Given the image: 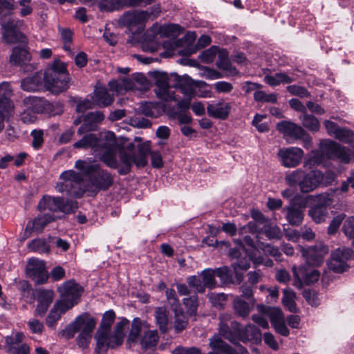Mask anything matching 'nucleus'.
Returning a JSON list of instances; mask_svg holds the SVG:
<instances>
[{
	"instance_id": "18",
	"label": "nucleus",
	"mask_w": 354,
	"mask_h": 354,
	"mask_svg": "<svg viewBox=\"0 0 354 354\" xmlns=\"http://www.w3.org/2000/svg\"><path fill=\"white\" fill-rule=\"evenodd\" d=\"M58 292L60 293L62 298H65L68 301L75 302L77 304L83 292V288L74 280H69L58 288Z\"/></svg>"
},
{
	"instance_id": "48",
	"label": "nucleus",
	"mask_w": 354,
	"mask_h": 354,
	"mask_svg": "<svg viewBox=\"0 0 354 354\" xmlns=\"http://www.w3.org/2000/svg\"><path fill=\"white\" fill-rule=\"evenodd\" d=\"M62 204L59 205V212L64 214H72L78 208V203L73 200H64L62 197Z\"/></svg>"
},
{
	"instance_id": "2",
	"label": "nucleus",
	"mask_w": 354,
	"mask_h": 354,
	"mask_svg": "<svg viewBox=\"0 0 354 354\" xmlns=\"http://www.w3.org/2000/svg\"><path fill=\"white\" fill-rule=\"evenodd\" d=\"M218 333L234 345L240 344L239 342L259 344L262 340L261 332L258 327L252 324L243 326L239 322L230 321V315L227 314L219 316Z\"/></svg>"
},
{
	"instance_id": "14",
	"label": "nucleus",
	"mask_w": 354,
	"mask_h": 354,
	"mask_svg": "<svg viewBox=\"0 0 354 354\" xmlns=\"http://www.w3.org/2000/svg\"><path fill=\"white\" fill-rule=\"evenodd\" d=\"M209 346L214 351H218L223 354H250L246 348L241 344H237L233 348L218 335H214L209 339Z\"/></svg>"
},
{
	"instance_id": "20",
	"label": "nucleus",
	"mask_w": 354,
	"mask_h": 354,
	"mask_svg": "<svg viewBox=\"0 0 354 354\" xmlns=\"http://www.w3.org/2000/svg\"><path fill=\"white\" fill-rule=\"evenodd\" d=\"M277 130L284 136H288L295 140L301 139L305 135V130L297 124L290 121H281L277 124Z\"/></svg>"
},
{
	"instance_id": "3",
	"label": "nucleus",
	"mask_w": 354,
	"mask_h": 354,
	"mask_svg": "<svg viewBox=\"0 0 354 354\" xmlns=\"http://www.w3.org/2000/svg\"><path fill=\"white\" fill-rule=\"evenodd\" d=\"M320 151L321 153L319 151L313 152L306 165L309 164L310 167H314L320 164L323 156L344 164L348 163L353 157V153L348 149L329 140L321 142Z\"/></svg>"
},
{
	"instance_id": "12",
	"label": "nucleus",
	"mask_w": 354,
	"mask_h": 354,
	"mask_svg": "<svg viewBox=\"0 0 354 354\" xmlns=\"http://www.w3.org/2000/svg\"><path fill=\"white\" fill-rule=\"evenodd\" d=\"M300 251L302 257L308 265L311 266H319L324 262V255L328 250L323 245H315L304 248L301 247Z\"/></svg>"
},
{
	"instance_id": "46",
	"label": "nucleus",
	"mask_w": 354,
	"mask_h": 354,
	"mask_svg": "<svg viewBox=\"0 0 354 354\" xmlns=\"http://www.w3.org/2000/svg\"><path fill=\"white\" fill-rule=\"evenodd\" d=\"M30 250L39 253H48L50 252L49 245L44 239H37L32 241L28 244Z\"/></svg>"
},
{
	"instance_id": "30",
	"label": "nucleus",
	"mask_w": 354,
	"mask_h": 354,
	"mask_svg": "<svg viewBox=\"0 0 354 354\" xmlns=\"http://www.w3.org/2000/svg\"><path fill=\"white\" fill-rule=\"evenodd\" d=\"M270 322L277 333L284 337H287L289 335L290 332L286 326L283 315L281 310L272 311Z\"/></svg>"
},
{
	"instance_id": "1",
	"label": "nucleus",
	"mask_w": 354,
	"mask_h": 354,
	"mask_svg": "<svg viewBox=\"0 0 354 354\" xmlns=\"http://www.w3.org/2000/svg\"><path fill=\"white\" fill-rule=\"evenodd\" d=\"M73 146L75 149H91L95 157L107 167L113 169L119 167L117 160L118 151L122 165L118 172L121 175L128 174L133 165L137 167H144L147 164V156L150 151L149 142L140 143L136 146L124 138H117L115 133L111 131L102 133L100 136L86 132V134Z\"/></svg>"
},
{
	"instance_id": "28",
	"label": "nucleus",
	"mask_w": 354,
	"mask_h": 354,
	"mask_svg": "<svg viewBox=\"0 0 354 354\" xmlns=\"http://www.w3.org/2000/svg\"><path fill=\"white\" fill-rule=\"evenodd\" d=\"M55 217L52 214H40L36 217L31 223L29 222L26 227V232L32 230L37 232H41L44 228L50 223L54 221Z\"/></svg>"
},
{
	"instance_id": "29",
	"label": "nucleus",
	"mask_w": 354,
	"mask_h": 354,
	"mask_svg": "<svg viewBox=\"0 0 354 354\" xmlns=\"http://www.w3.org/2000/svg\"><path fill=\"white\" fill-rule=\"evenodd\" d=\"M174 88H179L185 97L192 98L194 95L192 80L188 76H174Z\"/></svg>"
},
{
	"instance_id": "5",
	"label": "nucleus",
	"mask_w": 354,
	"mask_h": 354,
	"mask_svg": "<svg viewBox=\"0 0 354 354\" xmlns=\"http://www.w3.org/2000/svg\"><path fill=\"white\" fill-rule=\"evenodd\" d=\"M59 178L63 180L56 185V189L59 193L75 197H80L84 193V180L80 173L73 170L65 171L61 174Z\"/></svg>"
},
{
	"instance_id": "27",
	"label": "nucleus",
	"mask_w": 354,
	"mask_h": 354,
	"mask_svg": "<svg viewBox=\"0 0 354 354\" xmlns=\"http://www.w3.org/2000/svg\"><path fill=\"white\" fill-rule=\"evenodd\" d=\"M92 100L99 107H106L113 103L114 97L106 87L99 86L95 88Z\"/></svg>"
},
{
	"instance_id": "59",
	"label": "nucleus",
	"mask_w": 354,
	"mask_h": 354,
	"mask_svg": "<svg viewBox=\"0 0 354 354\" xmlns=\"http://www.w3.org/2000/svg\"><path fill=\"white\" fill-rule=\"evenodd\" d=\"M15 8L14 0H0V15L11 14Z\"/></svg>"
},
{
	"instance_id": "57",
	"label": "nucleus",
	"mask_w": 354,
	"mask_h": 354,
	"mask_svg": "<svg viewBox=\"0 0 354 354\" xmlns=\"http://www.w3.org/2000/svg\"><path fill=\"white\" fill-rule=\"evenodd\" d=\"M24 338L22 333H17L14 336L7 337L6 339V348L8 347L20 346Z\"/></svg>"
},
{
	"instance_id": "9",
	"label": "nucleus",
	"mask_w": 354,
	"mask_h": 354,
	"mask_svg": "<svg viewBox=\"0 0 354 354\" xmlns=\"http://www.w3.org/2000/svg\"><path fill=\"white\" fill-rule=\"evenodd\" d=\"M353 252L347 248H339L334 250L328 263V268L335 272L341 273L348 268L347 261L351 258Z\"/></svg>"
},
{
	"instance_id": "55",
	"label": "nucleus",
	"mask_w": 354,
	"mask_h": 354,
	"mask_svg": "<svg viewBox=\"0 0 354 354\" xmlns=\"http://www.w3.org/2000/svg\"><path fill=\"white\" fill-rule=\"evenodd\" d=\"M32 137V146L35 149H39L44 143V132L42 130H33L30 133Z\"/></svg>"
},
{
	"instance_id": "39",
	"label": "nucleus",
	"mask_w": 354,
	"mask_h": 354,
	"mask_svg": "<svg viewBox=\"0 0 354 354\" xmlns=\"http://www.w3.org/2000/svg\"><path fill=\"white\" fill-rule=\"evenodd\" d=\"M302 125L311 131H318L320 124L318 119L313 115L308 114L306 112L301 114L299 117Z\"/></svg>"
},
{
	"instance_id": "7",
	"label": "nucleus",
	"mask_w": 354,
	"mask_h": 354,
	"mask_svg": "<svg viewBox=\"0 0 354 354\" xmlns=\"http://www.w3.org/2000/svg\"><path fill=\"white\" fill-rule=\"evenodd\" d=\"M115 318V312L109 310L102 316L100 326L95 335L96 339L95 352L97 354H106V346L111 328Z\"/></svg>"
},
{
	"instance_id": "17",
	"label": "nucleus",
	"mask_w": 354,
	"mask_h": 354,
	"mask_svg": "<svg viewBox=\"0 0 354 354\" xmlns=\"http://www.w3.org/2000/svg\"><path fill=\"white\" fill-rule=\"evenodd\" d=\"M1 25L2 37L5 42L15 44L26 41V36L17 29L12 20H9L6 23L1 21Z\"/></svg>"
},
{
	"instance_id": "31",
	"label": "nucleus",
	"mask_w": 354,
	"mask_h": 354,
	"mask_svg": "<svg viewBox=\"0 0 354 354\" xmlns=\"http://www.w3.org/2000/svg\"><path fill=\"white\" fill-rule=\"evenodd\" d=\"M61 203L62 197L46 195L39 201L37 207L39 211L49 210L52 212H58Z\"/></svg>"
},
{
	"instance_id": "64",
	"label": "nucleus",
	"mask_w": 354,
	"mask_h": 354,
	"mask_svg": "<svg viewBox=\"0 0 354 354\" xmlns=\"http://www.w3.org/2000/svg\"><path fill=\"white\" fill-rule=\"evenodd\" d=\"M6 351L9 354H29L30 347L27 344H22L20 346L8 347Z\"/></svg>"
},
{
	"instance_id": "62",
	"label": "nucleus",
	"mask_w": 354,
	"mask_h": 354,
	"mask_svg": "<svg viewBox=\"0 0 354 354\" xmlns=\"http://www.w3.org/2000/svg\"><path fill=\"white\" fill-rule=\"evenodd\" d=\"M173 354H203L199 348L178 346L172 352Z\"/></svg>"
},
{
	"instance_id": "49",
	"label": "nucleus",
	"mask_w": 354,
	"mask_h": 354,
	"mask_svg": "<svg viewBox=\"0 0 354 354\" xmlns=\"http://www.w3.org/2000/svg\"><path fill=\"white\" fill-rule=\"evenodd\" d=\"M190 287L194 288L197 292L203 293L205 291V286L199 274L198 276H190L187 279Z\"/></svg>"
},
{
	"instance_id": "51",
	"label": "nucleus",
	"mask_w": 354,
	"mask_h": 354,
	"mask_svg": "<svg viewBox=\"0 0 354 354\" xmlns=\"http://www.w3.org/2000/svg\"><path fill=\"white\" fill-rule=\"evenodd\" d=\"M345 218V214H339L334 217L328 227V234L330 235L335 234Z\"/></svg>"
},
{
	"instance_id": "42",
	"label": "nucleus",
	"mask_w": 354,
	"mask_h": 354,
	"mask_svg": "<svg viewBox=\"0 0 354 354\" xmlns=\"http://www.w3.org/2000/svg\"><path fill=\"white\" fill-rule=\"evenodd\" d=\"M305 171L301 169H297L287 174L285 180L290 186L300 185L301 180L305 177Z\"/></svg>"
},
{
	"instance_id": "37",
	"label": "nucleus",
	"mask_w": 354,
	"mask_h": 354,
	"mask_svg": "<svg viewBox=\"0 0 354 354\" xmlns=\"http://www.w3.org/2000/svg\"><path fill=\"white\" fill-rule=\"evenodd\" d=\"M308 215L317 223L324 222L328 216L327 207L322 205H315L308 211Z\"/></svg>"
},
{
	"instance_id": "50",
	"label": "nucleus",
	"mask_w": 354,
	"mask_h": 354,
	"mask_svg": "<svg viewBox=\"0 0 354 354\" xmlns=\"http://www.w3.org/2000/svg\"><path fill=\"white\" fill-rule=\"evenodd\" d=\"M254 99L260 102H277V98L275 94H266L263 91H256L254 93Z\"/></svg>"
},
{
	"instance_id": "19",
	"label": "nucleus",
	"mask_w": 354,
	"mask_h": 354,
	"mask_svg": "<svg viewBox=\"0 0 354 354\" xmlns=\"http://www.w3.org/2000/svg\"><path fill=\"white\" fill-rule=\"evenodd\" d=\"M322 175L319 170H312L305 173V177L301 180L299 188L301 192L308 193L313 191L322 183Z\"/></svg>"
},
{
	"instance_id": "21",
	"label": "nucleus",
	"mask_w": 354,
	"mask_h": 354,
	"mask_svg": "<svg viewBox=\"0 0 354 354\" xmlns=\"http://www.w3.org/2000/svg\"><path fill=\"white\" fill-rule=\"evenodd\" d=\"M104 119V115L100 111L87 113L84 116V124L79 127L77 134L81 136L86 132L95 130L96 124L102 122Z\"/></svg>"
},
{
	"instance_id": "24",
	"label": "nucleus",
	"mask_w": 354,
	"mask_h": 354,
	"mask_svg": "<svg viewBox=\"0 0 354 354\" xmlns=\"http://www.w3.org/2000/svg\"><path fill=\"white\" fill-rule=\"evenodd\" d=\"M54 292L51 290H39L37 295V306L35 311V315L44 316L47 312L48 307L53 301Z\"/></svg>"
},
{
	"instance_id": "43",
	"label": "nucleus",
	"mask_w": 354,
	"mask_h": 354,
	"mask_svg": "<svg viewBox=\"0 0 354 354\" xmlns=\"http://www.w3.org/2000/svg\"><path fill=\"white\" fill-rule=\"evenodd\" d=\"M158 341L157 330H148L145 333L141 339L142 346L145 348H151L156 345Z\"/></svg>"
},
{
	"instance_id": "6",
	"label": "nucleus",
	"mask_w": 354,
	"mask_h": 354,
	"mask_svg": "<svg viewBox=\"0 0 354 354\" xmlns=\"http://www.w3.org/2000/svg\"><path fill=\"white\" fill-rule=\"evenodd\" d=\"M174 76L176 74H170L162 71H155L152 73V77L155 80V92L157 97L164 101L169 102L176 100L174 92L172 88H174Z\"/></svg>"
},
{
	"instance_id": "56",
	"label": "nucleus",
	"mask_w": 354,
	"mask_h": 354,
	"mask_svg": "<svg viewBox=\"0 0 354 354\" xmlns=\"http://www.w3.org/2000/svg\"><path fill=\"white\" fill-rule=\"evenodd\" d=\"M187 325V320L183 313H176L174 329L177 333L183 331Z\"/></svg>"
},
{
	"instance_id": "33",
	"label": "nucleus",
	"mask_w": 354,
	"mask_h": 354,
	"mask_svg": "<svg viewBox=\"0 0 354 354\" xmlns=\"http://www.w3.org/2000/svg\"><path fill=\"white\" fill-rule=\"evenodd\" d=\"M253 306L254 302L250 304L239 296H236L233 300V309L234 313L243 319L248 317L250 311L253 308Z\"/></svg>"
},
{
	"instance_id": "47",
	"label": "nucleus",
	"mask_w": 354,
	"mask_h": 354,
	"mask_svg": "<svg viewBox=\"0 0 354 354\" xmlns=\"http://www.w3.org/2000/svg\"><path fill=\"white\" fill-rule=\"evenodd\" d=\"M295 294L290 290H283V304L290 311H296V304L295 302Z\"/></svg>"
},
{
	"instance_id": "53",
	"label": "nucleus",
	"mask_w": 354,
	"mask_h": 354,
	"mask_svg": "<svg viewBox=\"0 0 354 354\" xmlns=\"http://www.w3.org/2000/svg\"><path fill=\"white\" fill-rule=\"evenodd\" d=\"M218 48L216 46H212L211 48L204 50L200 55L202 61L206 63L212 62L218 53Z\"/></svg>"
},
{
	"instance_id": "58",
	"label": "nucleus",
	"mask_w": 354,
	"mask_h": 354,
	"mask_svg": "<svg viewBox=\"0 0 354 354\" xmlns=\"http://www.w3.org/2000/svg\"><path fill=\"white\" fill-rule=\"evenodd\" d=\"M287 90L291 94L300 97H308L310 96L309 92L302 86L291 85L287 87Z\"/></svg>"
},
{
	"instance_id": "22",
	"label": "nucleus",
	"mask_w": 354,
	"mask_h": 354,
	"mask_svg": "<svg viewBox=\"0 0 354 354\" xmlns=\"http://www.w3.org/2000/svg\"><path fill=\"white\" fill-rule=\"evenodd\" d=\"M306 201H303L299 207L295 204L283 208V211L286 212V218L288 223L291 225L298 226L301 224L304 220L303 208L306 207Z\"/></svg>"
},
{
	"instance_id": "52",
	"label": "nucleus",
	"mask_w": 354,
	"mask_h": 354,
	"mask_svg": "<svg viewBox=\"0 0 354 354\" xmlns=\"http://www.w3.org/2000/svg\"><path fill=\"white\" fill-rule=\"evenodd\" d=\"M342 232L349 239H354V215L348 216L344 222Z\"/></svg>"
},
{
	"instance_id": "10",
	"label": "nucleus",
	"mask_w": 354,
	"mask_h": 354,
	"mask_svg": "<svg viewBox=\"0 0 354 354\" xmlns=\"http://www.w3.org/2000/svg\"><path fill=\"white\" fill-rule=\"evenodd\" d=\"M27 276L37 284H44L47 282L48 274L46 270L45 263L37 259H30L26 265Z\"/></svg>"
},
{
	"instance_id": "44",
	"label": "nucleus",
	"mask_w": 354,
	"mask_h": 354,
	"mask_svg": "<svg viewBox=\"0 0 354 354\" xmlns=\"http://www.w3.org/2000/svg\"><path fill=\"white\" fill-rule=\"evenodd\" d=\"M205 288L212 289L216 286V281L215 276L216 275L215 270L206 269L202 271L200 274Z\"/></svg>"
},
{
	"instance_id": "32",
	"label": "nucleus",
	"mask_w": 354,
	"mask_h": 354,
	"mask_svg": "<svg viewBox=\"0 0 354 354\" xmlns=\"http://www.w3.org/2000/svg\"><path fill=\"white\" fill-rule=\"evenodd\" d=\"M31 61V55L26 48L15 47L10 57V62L14 66H21Z\"/></svg>"
},
{
	"instance_id": "40",
	"label": "nucleus",
	"mask_w": 354,
	"mask_h": 354,
	"mask_svg": "<svg viewBox=\"0 0 354 354\" xmlns=\"http://www.w3.org/2000/svg\"><path fill=\"white\" fill-rule=\"evenodd\" d=\"M126 0H101L98 6L101 11H113L119 10L126 5Z\"/></svg>"
},
{
	"instance_id": "23",
	"label": "nucleus",
	"mask_w": 354,
	"mask_h": 354,
	"mask_svg": "<svg viewBox=\"0 0 354 354\" xmlns=\"http://www.w3.org/2000/svg\"><path fill=\"white\" fill-rule=\"evenodd\" d=\"M12 90L8 82H2L0 84V109L7 113H12L14 104L10 100Z\"/></svg>"
},
{
	"instance_id": "35",
	"label": "nucleus",
	"mask_w": 354,
	"mask_h": 354,
	"mask_svg": "<svg viewBox=\"0 0 354 354\" xmlns=\"http://www.w3.org/2000/svg\"><path fill=\"white\" fill-rule=\"evenodd\" d=\"M23 103L27 109L35 113H41L45 109L47 101L44 97L28 96L24 99Z\"/></svg>"
},
{
	"instance_id": "63",
	"label": "nucleus",
	"mask_w": 354,
	"mask_h": 354,
	"mask_svg": "<svg viewBox=\"0 0 354 354\" xmlns=\"http://www.w3.org/2000/svg\"><path fill=\"white\" fill-rule=\"evenodd\" d=\"M92 338V334L80 333L77 337V345L82 348H86L88 346Z\"/></svg>"
},
{
	"instance_id": "8",
	"label": "nucleus",
	"mask_w": 354,
	"mask_h": 354,
	"mask_svg": "<svg viewBox=\"0 0 354 354\" xmlns=\"http://www.w3.org/2000/svg\"><path fill=\"white\" fill-rule=\"evenodd\" d=\"M90 169L92 172L88 177L91 185L97 191L107 190L113 185V177L108 171L102 169L98 165H94Z\"/></svg>"
},
{
	"instance_id": "4",
	"label": "nucleus",
	"mask_w": 354,
	"mask_h": 354,
	"mask_svg": "<svg viewBox=\"0 0 354 354\" xmlns=\"http://www.w3.org/2000/svg\"><path fill=\"white\" fill-rule=\"evenodd\" d=\"M69 80L66 65L59 60L54 61L44 75V86L55 94L66 91L69 87Z\"/></svg>"
},
{
	"instance_id": "34",
	"label": "nucleus",
	"mask_w": 354,
	"mask_h": 354,
	"mask_svg": "<svg viewBox=\"0 0 354 354\" xmlns=\"http://www.w3.org/2000/svg\"><path fill=\"white\" fill-rule=\"evenodd\" d=\"M207 111L209 115L224 120L229 114L230 106L223 102L211 104L207 106Z\"/></svg>"
},
{
	"instance_id": "15",
	"label": "nucleus",
	"mask_w": 354,
	"mask_h": 354,
	"mask_svg": "<svg viewBox=\"0 0 354 354\" xmlns=\"http://www.w3.org/2000/svg\"><path fill=\"white\" fill-rule=\"evenodd\" d=\"M292 272L295 277L294 285L299 288L303 286V283L306 284L317 282L319 278V272L315 269L308 270L305 266L297 268L292 267Z\"/></svg>"
},
{
	"instance_id": "16",
	"label": "nucleus",
	"mask_w": 354,
	"mask_h": 354,
	"mask_svg": "<svg viewBox=\"0 0 354 354\" xmlns=\"http://www.w3.org/2000/svg\"><path fill=\"white\" fill-rule=\"evenodd\" d=\"M129 321L126 318H122L116 324L113 334L111 335L110 333L108 336V339L106 342V353L109 348H115L122 345L125 337V330L129 328Z\"/></svg>"
},
{
	"instance_id": "61",
	"label": "nucleus",
	"mask_w": 354,
	"mask_h": 354,
	"mask_svg": "<svg viewBox=\"0 0 354 354\" xmlns=\"http://www.w3.org/2000/svg\"><path fill=\"white\" fill-rule=\"evenodd\" d=\"M75 305V302L68 301L65 298H62V300L54 306V308H57L58 312L61 315L65 313L67 310L72 308Z\"/></svg>"
},
{
	"instance_id": "38",
	"label": "nucleus",
	"mask_w": 354,
	"mask_h": 354,
	"mask_svg": "<svg viewBox=\"0 0 354 354\" xmlns=\"http://www.w3.org/2000/svg\"><path fill=\"white\" fill-rule=\"evenodd\" d=\"M155 317L156 323L162 333L167 331L168 312L163 307H158L155 309Z\"/></svg>"
},
{
	"instance_id": "54",
	"label": "nucleus",
	"mask_w": 354,
	"mask_h": 354,
	"mask_svg": "<svg viewBox=\"0 0 354 354\" xmlns=\"http://www.w3.org/2000/svg\"><path fill=\"white\" fill-rule=\"evenodd\" d=\"M335 138L342 142L350 143L353 140V133L346 128H339Z\"/></svg>"
},
{
	"instance_id": "26",
	"label": "nucleus",
	"mask_w": 354,
	"mask_h": 354,
	"mask_svg": "<svg viewBox=\"0 0 354 354\" xmlns=\"http://www.w3.org/2000/svg\"><path fill=\"white\" fill-rule=\"evenodd\" d=\"M44 77L41 72H36L32 76L27 77L21 82V88L28 92H35L42 89Z\"/></svg>"
},
{
	"instance_id": "41",
	"label": "nucleus",
	"mask_w": 354,
	"mask_h": 354,
	"mask_svg": "<svg viewBox=\"0 0 354 354\" xmlns=\"http://www.w3.org/2000/svg\"><path fill=\"white\" fill-rule=\"evenodd\" d=\"M142 324L143 323L142 322L140 318L136 317L133 319L131 323V328L127 338L128 344L136 342L138 340L140 336Z\"/></svg>"
},
{
	"instance_id": "11",
	"label": "nucleus",
	"mask_w": 354,
	"mask_h": 354,
	"mask_svg": "<svg viewBox=\"0 0 354 354\" xmlns=\"http://www.w3.org/2000/svg\"><path fill=\"white\" fill-rule=\"evenodd\" d=\"M304 155V151L295 147L280 149L277 153L281 165L287 168L295 167L299 165Z\"/></svg>"
},
{
	"instance_id": "45",
	"label": "nucleus",
	"mask_w": 354,
	"mask_h": 354,
	"mask_svg": "<svg viewBox=\"0 0 354 354\" xmlns=\"http://www.w3.org/2000/svg\"><path fill=\"white\" fill-rule=\"evenodd\" d=\"M216 276L220 278L223 283H234V279L231 270L227 267L223 266L222 268H217L215 270Z\"/></svg>"
},
{
	"instance_id": "13",
	"label": "nucleus",
	"mask_w": 354,
	"mask_h": 354,
	"mask_svg": "<svg viewBox=\"0 0 354 354\" xmlns=\"http://www.w3.org/2000/svg\"><path fill=\"white\" fill-rule=\"evenodd\" d=\"M149 20V14L146 10H131L124 13L119 19L120 25L128 28L144 26Z\"/></svg>"
},
{
	"instance_id": "60",
	"label": "nucleus",
	"mask_w": 354,
	"mask_h": 354,
	"mask_svg": "<svg viewBox=\"0 0 354 354\" xmlns=\"http://www.w3.org/2000/svg\"><path fill=\"white\" fill-rule=\"evenodd\" d=\"M183 304L191 315L196 314L198 306L196 297H190L183 299Z\"/></svg>"
},
{
	"instance_id": "25",
	"label": "nucleus",
	"mask_w": 354,
	"mask_h": 354,
	"mask_svg": "<svg viewBox=\"0 0 354 354\" xmlns=\"http://www.w3.org/2000/svg\"><path fill=\"white\" fill-rule=\"evenodd\" d=\"M73 326L78 332L92 334L96 326V320L88 313H83L76 317Z\"/></svg>"
},
{
	"instance_id": "36",
	"label": "nucleus",
	"mask_w": 354,
	"mask_h": 354,
	"mask_svg": "<svg viewBox=\"0 0 354 354\" xmlns=\"http://www.w3.org/2000/svg\"><path fill=\"white\" fill-rule=\"evenodd\" d=\"M264 81L270 86H276L280 84H290L294 79L285 73H276L273 75H266Z\"/></svg>"
}]
</instances>
